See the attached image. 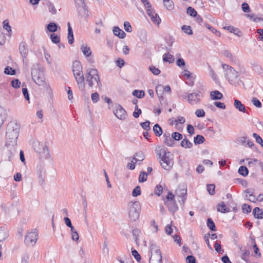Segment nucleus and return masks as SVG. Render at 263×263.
Returning <instances> with one entry per match:
<instances>
[{
    "label": "nucleus",
    "mask_w": 263,
    "mask_h": 263,
    "mask_svg": "<svg viewBox=\"0 0 263 263\" xmlns=\"http://www.w3.org/2000/svg\"><path fill=\"white\" fill-rule=\"evenodd\" d=\"M20 131V124L16 121L9 122L6 126V145L15 146Z\"/></svg>",
    "instance_id": "1"
},
{
    "label": "nucleus",
    "mask_w": 263,
    "mask_h": 263,
    "mask_svg": "<svg viewBox=\"0 0 263 263\" xmlns=\"http://www.w3.org/2000/svg\"><path fill=\"white\" fill-rule=\"evenodd\" d=\"M156 151L159 156L160 163L162 167L166 170L171 169L174 164L173 160L171 153L167 149L163 146H158Z\"/></svg>",
    "instance_id": "2"
},
{
    "label": "nucleus",
    "mask_w": 263,
    "mask_h": 263,
    "mask_svg": "<svg viewBox=\"0 0 263 263\" xmlns=\"http://www.w3.org/2000/svg\"><path fill=\"white\" fill-rule=\"evenodd\" d=\"M86 80L89 86L91 88H92L95 84H97L99 88L102 86L98 71L96 68H88L87 69Z\"/></svg>",
    "instance_id": "3"
},
{
    "label": "nucleus",
    "mask_w": 263,
    "mask_h": 263,
    "mask_svg": "<svg viewBox=\"0 0 263 263\" xmlns=\"http://www.w3.org/2000/svg\"><path fill=\"white\" fill-rule=\"evenodd\" d=\"M33 146L41 160L49 159L50 158L49 149L46 143L35 141L33 142Z\"/></svg>",
    "instance_id": "4"
},
{
    "label": "nucleus",
    "mask_w": 263,
    "mask_h": 263,
    "mask_svg": "<svg viewBox=\"0 0 263 263\" xmlns=\"http://www.w3.org/2000/svg\"><path fill=\"white\" fill-rule=\"evenodd\" d=\"M222 67L224 70V76L230 84L235 85L238 79L239 74L238 72L233 67L226 64H223Z\"/></svg>",
    "instance_id": "5"
},
{
    "label": "nucleus",
    "mask_w": 263,
    "mask_h": 263,
    "mask_svg": "<svg viewBox=\"0 0 263 263\" xmlns=\"http://www.w3.org/2000/svg\"><path fill=\"white\" fill-rule=\"evenodd\" d=\"M128 217L132 221L139 219L141 212V205L138 201L130 202L128 204Z\"/></svg>",
    "instance_id": "6"
},
{
    "label": "nucleus",
    "mask_w": 263,
    "mask_h": 263,
    "mask_svg": "<svg viewBox=\"0 0 263 263\" xmlns=\"http://www.w3.org/2000/svg\"><path fill=\"white\" fill-rule=\"evenodd\" d=\"M31 76L34 82L39 86H44L45 83V79L44 74L40 70L36 68H32Z\"/></svg>",
    "instance_id": "7"
},
{
    "label": "nucleus",
    "mask_w": 263,
    "mask_h": 263,
    "mask_svg": "<svg viewBox=\"0 0 263 263\" xmlns=\"http://www.w3.org/2000/svg\"><path fill=\"white\" fill-rule=\"evenodd\" d=\"M82 69L73 71V73L79 90L81 92L85 93V84Z\"/></svg>",
    "instance_id": "8"
},
{
    "label": "nucleus",
    "mask_w": 263,
    "mask_h": 263,
    "mask_svg": "<svg viewBox=\"0 0 263 263\" xmlns=\"http://www.w3.org/2000/svg\"><path fill=\"white\" fill-rule=\"evenodd\" d=\"M38 239V232L33 230L27 233L25 238V243L28 246H34Z\"/></svg>",
    "instance_id": "9"
},
{
    "label": "nucleus",
    "mask_w": 263,
    "mask_h": 263,
    "mask_svg": "<svg viewBox=\"0 0 263 263\" xmlns=\"http://www.w3.org/2000/svg\"><path fill=\"white\" fill-rule=\"evenodd\" d=\"M203 97V93L201 91H198L189 93L187 96V99L191 105H194L199 104L201 102V98Z\"/></svg>",
    "instance_id": "10"
},
{
    "label": "nucleus",
    "mask_w": 263,
    "mask_h": 263,
    "mask_svg": "<svg viewBox=\"0 0 263 263\" xmlns=\"http://www.w3.org/2000/svg\"><path fill=\"white\" fill-rule=\"evenodd\" d=\"M81 50L83 52V54L87 58V61L89 63L93 64L95 60L93 57H91L92 51L90 47L86 45L83 44L81 46Z\"/></svg>",
    "instance_id": "11"
},
{
    "label": "nucleus",
    "mask_w": 263,
    "mask_h": 263,
    "mask_svg": "<svg viewBox=\"0 0 263 263\" xmlns=\"http://www.w3.org/2000/svg\"><path fill=\"white\" fill-rule=\"evenodd\" d=\"M187 189L184 185H180L175 191V195L182 198V202L183 204L186 199Z\"/></svg>",
    "instance_id": "12"
},
{
    "label": "nucleus",
    "mask_w": 263,
    "mask_h": 263,
    "mask_svg": "<svg viewBox=\"0 0 263 263\" xmlns=\"http://www.w3.org/2000/svg\"><path fill=\"white\" fill-rule=\"evenodd\" d=\"M114 112L117 118L121 120H125L127 116L125 110L121 105H118Z\"/></svg>",
    "instance_id": "13"
},
{
    "label": "nucleus",
    "mask_w": 263,
    "mask_h": 263,
    "mask_svg": "<svg viewBox=\"0 0 263 263\" xmlns=\"http://www.w3.org/2000/svg\"><path fill=\"white\" fill-rule=\"evenodd\" d=\"M149 263H162V256L160 250L157 249L152 254Z\"/></svg>",
    "instance_id": "14"
},
{
    "label": "nucleus",
    "mask_w": 263,
    "mask_h": 263,
    "mask_svg": "<svg viewBox=\"0 0 263 263\" xmlns=\"http://www.w3.org/2000/svg\"><path fill=\"white\" fill-rule=\"evenodd\" d=\"M19 51L23 58V61H25L27 59V56L28 53L27 45L25 42H22L20 44Z\"/></svg>",
    "instance_id": "15"
},
{
    "label": "nucleus",
    "mask_w": 263,
    "mask_h": 263,
    "mask_svg": "<svg viewBox=\"0 0 263 263\" xmlns=\"http://www.w3.org/2000/svg\"><path fill=\"white\" fill-rule=\"evenodd\" d=\"M147 14L150 17L152 21L155 23L156 24H159L161 21V20L159 16V15L156 14L153 10L152 9V8L150 9H147Z\"/></svg>",
    "instance_id": "16"
},
{
    "label": "nucleus",
    "mask_w": 263,
    "mask_h": 263,
    "mask_svg": "<svg viewBox=\"0 0 263 263\" xmlns=\"http://www.w3.org/2000/svg\"><path fill=\"white\" fill-rule=\"evenodd\" d=\"M234 105L235 107L239 111L246 113L247 112V109L243 104L241 102L237 99L234 100Z\"/></svg>",
    "instance_id": "17"
},
{
    "label": "nucleus",
    "mask_w": 263,
    "mask_h": 263,
    "mask_svg": "<svg viewBox=\"0 0 263 263\" xmlns=\"http://www.w3.org/2000/svg\"><path fill=\"white\" fill-rule=\"evenodd\" d=\"M113 32L116 36H118L120 39H124L126 35V33L124 31L117 26L114 27Z\"/></svg>",
    "instance_id": "18"
},
{
    "label": "nucleus",
    "mask_w": 263,
    "mask_h": 263,
    "mask_svg": "<svg viewBox=\"0 0 263 263\" xmlns=\"http://www.w3.org/2000/svg\"><path fill=\"white\" fill-rule=\"evenodd\" d=\"M7 113L6 110L3 107L0 106V127L3 125L6 120Z\"/></svg>",
    "instance_id": "19"
},
{
    "label": "nucleus",
    "mask_w": 263,
    "mask_h": 263,
    "mask_svg": "<svg viewBox=\"0 0 263 263\" xmlns=\"http://www.w3.org/2000/svg\"><path fill=\"white\" fill-rule=\"evenodd\" d=\"M223 95L218 90L212 91L210 92V98L213 100H221Z\"/></svg>",
    "instance_id": "20"
},
{
    "label": "nucleus",
    "mask_w": 263,
    "mask_h": 263,
    "mask_svg": "<svg viewBox=\"0 0 263 263\" xmlns=\"http://www.w3.org/2000/svg\"><path fill=\"white\" fill-rule=\"evenodd\" d=\"M165 204L171 212L174 213L178 209V207L175 201H165Z\"/></svg>",
    "instance_id": "21"
},
{
    "label": "nucleus",
    "mask_w": 263,
    "mask_h": 263,
    "mask_svg": "<svg viewBox=\"0 0 263 263\" xmlns=\"http://www.w3.org/2000/svg\"><path fill=\"white\" fill-rule=\"evenodd\" d=\"M217 210L218 212L226 213L230 212V209L226 206L223 202L219 203L217 205Z\"/></svg>",
    "instance_id": "22"
},
{
    "label": "nucleus",
    "mask_w": 263,
    "mask_h": 263,
    "mask_svg": "<svg viewBox=\"0 0 263 263\" xmlns=\"http://www.w3.org/2000/svg\"><path fill=\"white\" fill-rule=\"evenodd\" d=\"M253 214L256 218H263V210L258 207H256L253 209Z\"/></svg>",
    "instance_id": "23"
},
{
    "label": "nucleus",
    "mask_w": 263,
    "mask_h": 263,
    "mask_svg": "<svg viewBox=\"0 0 263 263\" xmlns=\"http://www.w3.org/2000/svg\"><path fill=\"white\" fill-rule=\"evenodd\" d=\"M68 43L72 44L74 42L73 31L69 23H68Z\"/></svg>",
    "instance_id": "24"
},
{
    "label": "nucleus",
    "mask_w": 263,
    "mask_h": 263,
    "mask_svg": "<svg viewBox=\"0 0 263 263\" xmlns=\"http://www.w3.org/2000/svg\"><path fill=\"white\" fill-rule=\"evenodd\" d=\"M8 236V230L4 228H0V242L6 240Z\"/></svg>",
    "instance_id": "25"
},
{
    "label": "nucleus",
    "mask_w": 263,
    "mask_h": 263,
    "mask_svg": "<svg viewBox=\"0 0 263 263\" xmlns=\"http://www.w3.org/2000/svg\"><path fill=\"white\" fill-rule=\"evenodd\" d=\"M163 60L164 62H168L169 63H172L175 61V58L172 54L169 53H165L163 56Z\"/></svg>",
    "instance_id": "26"
},
{
    "label": "nucleus",
    "mask_w": 263,
    "mask_h": 263,
    "mask_svg": "<svg viewBox=\"0 0 263 263\" xmlns=\"http://www.w3.org/2000/svg\"><path fill=\"white\" fill-rule=\"evenodd\" d=\"M145 158V156L143 152H139L135 155V157L133 158V160L138 161H142Z\"/></svg>",
    "instance_id": "27"
},
{
    "label": "nucleus",
    "mask_w": 263,
    "mask_h": 263,
    "mask_svg": "<svg viewBox=\"0 0 263 263\" xmlns=\"http://www.w3.org/2000/svg\"><path fill=\"white\" fill-rule=\"evenodd\" d=\"M72 69L73 72L83 69L81 62L79 61H74L72 63Z\"/></svg>",
    "instance_id": "28"
},
{
    "label": "nucleus",
    "mask_w": 263,
    "mask_h": 263,
    "mask_svg": "<svg viewBox=\"0 0 263 263\" xmlns=\"http://www.w3.org/2000/svg\"><path fill=\"white\" fill-rule=\"evenodd\" d=\"M153 131L155 135L158 137H160L162 134V128L158 124H156L154 126Z\"/></svg>",
    "instance_id": "29"
},
{
    "label": "nucleus",
    "mask_w": 263,
    "mask_h": 263,
    "mask_svg": "<svg viewBox=\"0 0 263 263\" xmlns=\"http://www.w3.org/2000/svg\"><path fill=\"white\" fill-rule=\"evenodd\" d=\"M47 29L51 32H54L58 30V25L53 22L50 23L47 25Z\"/></svg>",
    "instance_id": "30"
},
{
    "label": "nucleus",
    "mask_w": 263,
    "mask_h": 263,
    "mask_svg": "<svg viewBox=\"0 0 263 263\" xmlns=\"http://www.w3.org/2000/svg\"><path fill=\"white\" fill-rule=\"evenodd\" d=\"M133 235L134 237V239L136 243H138L139 241V236L141 234V231L138 229H135L132 231Z\"/></svg>",
    "instance_id": "31"
},
{
    "label": "nucleus",
    "mask_w": 263,
    "mask_h": 263,
    "mask_svg": "<svg viewBox=\"0 0 263 263\" xmlns=\"http://www.w3.org/2000/svg\"><path fill=\"white\" fill-rule=\"evenodd\" d=\"M181 145L184 148H190L193 146V144L187 139H183L181 142Z\"/></svg>",
    "instance_id": "32"
},
{
    "label": "nucleus",
    "mask_w": 263,
    "mask_h": 263,
    "mask_svg": "<svg viewBox=\"0 0 263 263\" xmlns=\"http://www.w3.org/2000/svg\"><path fill=\"white\" fill-rule=\"evenodd\" d=\"M163 86H162V85H158L156 87V93L158 97V98H160V97L161 96H163Z\"/></svg>",
    "instance_id": "33"
},
{
    "label": "nucleus",
    "mask_w": 263,
    "mask_h": 263,
    "mask_svg": "<svg viewBox=\"0 0 263 263\" xmlns=\"http://www.w3.org/2000/svg\"><path fill=\"white\" fill-rule=\"evenodd\" d=\"M238 173L240 175L245 177L248 175L249 171L247 167L241 166L238 169Z\"/></svg>",
    "instance_id": "34"
},
{
    "label": "nucleus",
    "mask_w": 263,
    "mask_h": 263,
    "mask_svg": "<svg viewBox=\"0 0 263 263\" xmlns=\"http://www.w3.org/2000/svg\"><path fill=\"white\" fill-rule=\"evenodd\" d=\"M132 93L133 96L139 99L143 98L145 95V92L144 91L139 90H134Z\"/></svg>",
    "instance_id": "35"
},
{
    "label": "nucleus",
    "mask_w": 263,
    "mask_h": 263,
    "mask_svg": "<svg viewBox=\"0 0 263 263\" xmlns=\"http://www.w3.org/2000/svg\"><path fill=\"white\" fill-rule=\"evenodd\" d=\"M207 226L212 231L216 230L215 223L211 218H208L207 220Z\"/></svg>",
    "instance_id": "36"
},
{
    "label": "nucleus",
    "mask_w": 263,
    "mask_h": 263,
    "mask_svg": "<svg viewBox=\"0 0 263 263\" xmlns=\"http://www.w3.org/2000/svg\"><path fill=\"white\" fill-rule=\"evenodd\" d=\"M147 173H146L144 172H141L138 178V181L139 182H144L146 181L147 177Z\"/></svg>",
    "instance_id": "37"
},
{
    "label": "nucleus",
    "mask_w": 263,
    "mask_h": 263,
    "mask_svg": "<svg viewBox=\"0 0 263 263\" xmlns=\"http://www.w3.org/2000/svg\"><path fill=\"white\" fill-rule=\"evenodd\" d=\"M204 140V138L201 135H197L194 138V142L195 144H201L203 143Z\"/></svg>",
    "instance_id": "38"
},
{
    "label": "nucleus",
    "mask_w": 263,
    "mask_h": 263,
    "mask_svg": "<svg viewBox=\"0 0 263 263\" xmlns=\"http://www.w3.org/2000/svg\"><path fill=\"white\" fill-rule=\"evenodd\" d=\"M164 5L167 10H172L173 9V2L171 0H163Z\"/></svg>",
    "instance_id": "39"
},
{
    "label": "nucleus",
    "mask_w": 263,
    "mask_h": 263,
    "mask_svg": "<svg viewBox=\"0 0 263 263\" xmlns=\"http://www.w3.org/2000/svg\"><path fill=\"white\" fill-rule=\"evenodd\" d=\"M47 5V7H48L49 11L52 14H55L57 13V9L52 3L48 2Z\"/></svg>",
    "instance_id": "40"
},
{
    "label": "nucleus",
    "mask_w": 263,
    "mask_h": 263,
    "mask_svg": "<svg viewBox=\"0 0 263 263\" xmlns=\"http://www.w3.org/2000/svg\"><path fill=\"white\" fill-rule=\"evenodd\" d=\"M182 30L188 35L193 34V31L190 26L183 25L181 27Z\"/></svg>",
    "instance_id": "41"
},
{
    "label": "nucleus",
    "mask_w": 263,
    "mask_h": 263,
    "mask_svg": "<svg viewBox=\"0 0 263 263\" xmlns=\"http://www.w3.org/2000/svg\"><path fill=\"white\" fill-rule=\"evenodd\" d=\"M21 82L17 79H13L11 82V85L14 88H20V86H21Z\"/></svg>",
    "instance_id": "42"
},
{
    "label": "nucleus",
    "mask_w": 263,
    "mask_h": 263,
    "mask_svg": "<svg viewBox=\"0 0 263 263\" xmlns=\"http://www.w3.org/2000/svg\"><path fill=\"white\" fill-rule=\"evenodd\" d=\"M164 143L168 146H173L174 145V141L172 137L164 139Z\"/></svg>",
    "instance_id": "43"
},
{
    "label": "nucleus",
    "mask_w": 263,
    "mask_h": 263,
    "mask_svg": "<svg viewBox=\"0 0 263 263\" xmlns=\"http://www.w3.org/2000/svg\"><path fill=\"white\" fill-rule=\"evenodd\" d=\"M251 102L255 106H256L258 108H261L262 106L261 103L256 98H255V97L252 98V99H251Z\"/></svg>",
    "instance_id": "44"
},
{
    "label": "nucleus",
    "mask_w": 263,
    "mask_h": 263,
    "mask_svg": "<svg viewBox=\"0 0 263 263\" xmlns=\"http://www.w3.org/2000/svg\"><path fill=\"white\" fill-rule=\"evenodd\" d=\"M50 39L52 42L55 44H58L60 43V38L59 35L55 34L54 33H52L50 35Z\"/></svg>",
    "instance_id": "45"
},
{
    "label": "nucleus",
    "mask_w": 263,
    "mask_h": 263,
    "mask_svg": "<svg viewBox=\"0 0 263 263\" xmlns=\"http://www.w3.org/2000/svg\"><path fill=\"white\" fill-rule=\"evenodd\" d=\"M4 72L7 74L14 75L15 74V70L12 68L7 66L5 68Z\"/></svg>",
    "instance_id": "46"
},
{
    "label": "nucleus",
    "mask_w": 263,
    "mask_h": 263,
    "mask_svg": "<svg viewBox=\"0 0 263 263\" xmlns=\"http://www.w3.org/2000/svg\"><path fill=\"white\" fill-rule=\"evenodd\" d=\"M149 70L154 74L158 75L160 73V70L158 68H156L154 66H150L149 67Z\"/></svg>",
    "instance_id": "47"
},
{
    "label": "nucleus",
    "mask_w": 263,
    "mask_h": 263,
    "mask_svg": "<svg viewBox=\"0 0 263 263\" xmlns=\"http://www.w3.org/2000/svg\"><path fill=\"white\" fill-rule=\"evenodd\" d=\"M195 114L198 118L204 117L205 115V113L203 109H198L195 111Z\"/></svg>",
    "instance_id": "48"
},
{
    "label": "nucleus",
    "mask_w": 263,
    "mask_h": 263,
    "mask_svg": "<svg viewBox=\"0 0 263 263\" xmlns=\"http://www.w3.org/2000/svg\"><path fill=\"white\" fill-rule=\"evenodd\" d=\"M151 227L152 229V231L154 233H156L158 231V226L156 222H155V220L153 219L151 221Z\"/></svg>",
    "instance_id": "49"
},
{
    "label": "nucleus",
    "mask_w": 263,
    "mask_h": 263,
    "mask_svg": "<svg viewBox=\"0 0 263 263\" xmlns=\"http://www.w3.org/2000/svg\"><path fill=\"white\" fill-rule=\"evenodd\" d=\"M250 254V252L249 250H245L241 255V258L246 261L247 262H248V256Z\"/></svg>",
    "instance_id": "50"
},
{
    "label": "nucleus",
    "mask_w": 263,
    "mask_h": 263,
    "mask_svg": "<svg viewBox=\"0 0 263 263\" xmlns=\"http://www.w3.org/2000/svg\"><path fill=\"white\" fill-rule=\"evenodd\" d=\"M150 122L148 121H146L144 122H142L140 123L141 127L145 129L146 131H148L150 130Z\"/></svg>",
    "instance_id": "51"
},
{
    "label": "nucleus",
    "mask_w": 263,
    "mask_h": 263,
    "mask_svg": "<svg viewBox=\"0 0 263 263\" xmlns=\"http://www.w3.org/2000/svg\"><path fill=\"white\" fill-rule=\"evenodd\" d=\"M141 194V190L139 186H137L133 191L132 195L134 197H137Z\"/></svg>",
    "instance_id": "52"
},
{
    "label": "nucleus",
    "mask_w": 263,
    "mask_h": 263,
    "mask_svg": "<svg viewBox=\"0 0 263 263\" xmlns=\"http://www.w3.org/2000/svg\"><path fill=\"white\" fill-rule=\"evenodd\" d=\"M253 136L255 138L256 142L261 145V146L263 147V140L262 138L257 134L254 133L253 134Z\"/></svg>",
    "instance_id": "53"
},
{
    "label": "nucleus",
    "mask_w": 263,
    "mask_h": 263,
    "mask_svg": "<svg viewBox=\"0 0 263 263\" xmlns=\"http://www.w3.org/2000/svg\"><path fill=\"white\" fill-rule=\"evenodd\" d=\"M215 185L208 184L207 185V191L210 195H214L215 194Z\"/></svg>",
    "instance_id": "54"
},
{
    "label": "nucleus",
    "mask_w": 263,
    "mask_h": 263,
    "mask_svg": "<svg viewBox=\"0 0 263 263\" xmlns=\"http://www.w3.org/2000/svg\"><path fill=\"white\" fill-rule=\"evenodd\" d=\"M252 241L254 243L253 247V249H254V252L256 255H257L258 257H260L261 256V253H260L259 249L257 247L256 244L255 243V239H252Z\"/></svg>",
    "instance_id": "55"
},
{
    "label": "nucleus",
    "mask_w": 263,
    "mask_h": 263,
    "mask_svg": "<svg viewBox=\"0 0 263 263\" xmlns=\"http://www.w3.org/2000/svg\"><path fill=\"white\" fill-rule=\"evenodd\" d=\"M172 137L173 140L177 141L179 140L182 138V135L178 132L173 133L172 134Z\"/></svg>",
    "instance_id": "56"
},
{
    "label": "nucleus",
    "mask_w": 263,
    "mask_h": 263,
    "mask_svg": "<svg viewBox=\"0 0 263 263\" xmlns=\"http://www.w3.org/2000/svg\"><path fill=\"white\" fill-rule=\"evenodd\" d=\"M124 28L125 30L128 32L132 31V27L129 22H125L124 23Z\"/></svg>",
    "instance_id": "57"
},
{
    "label": "nucleus",
    "mask_w": 263,
    "mask_h": 263,
    "mask_svg": "<svg viewBox=\"0 0 263 263\" xmlns=\"http://www.w3.org/2000/svg\"><path fill=\"white\" fill-rule=\"evenodd\" d=\"M242 211H243V213L248 214V213L251 212V208L248 204H243L242 205Z\"/></svg>",
    "instance_id": "58"
},
{
    "label": "nucleus",
    "mask_w": 263,
    "mask_h": 263,
    "mask_svg": "<svg viewBox=\"0 0 263 263\" xmlns=\"http://www.w3.org/2000/svg\"><path fill=\"white\" fill-rule=\"evenodd\" d=\"M187 13L192 16H196L197 15L196 11L191 7H189L187 8Z\"/></svg>",
    "instance_id": "59"
},
{
    "label": "nucleus",
    "mask_w": 263,
    "mask_h": 263,
    "mask_svg": "<svg viewBox=\"0 0 263 263\" xmlns=\"http://www.w3.org/2000/svg\"><path fill=\"white\" fill-rule=\"evenodd\" d=\"M3 28L6 30L8 32L11 31V26L9 24V22L7 20H5L3 23Z\"/></svg>",
    "instance_id": "60"
},
{
    "label": "nucleus",
    "mask_w": 263,
    "mask_h": 263,
    "mask_svg": "<svg viewBox=\"0 0 263 263\" xmlns=\"http://www.w3.org/2000/svg\"><path fill=\"white\" fill-rule=\"evenodd\" d=\"M91 100L93 103H97L99 100V95L98 92H95L91 94Z\"/></svg>",
    "instance_id": "61"
},
{
    "label": "nucleus",
    "mask_w": 263,
    "mask_h": 263,
    "mask_svg": "<svg viewBox=\"0 0 263 263\" xmlns=\"http://www.w3.org/2000/svg\"><path fill=\"white\" fill-rule=\"evenodd\" d=\"M248 139L249 138L247 137L243 136L239 137L238 139V141L240 143L242 144V145H246Z\"/></svg>",
    "instance_id": "62"
},
{
    "label": "nucleus",
    "mask_w": 263,
    "mask_h": 263,
    "mask_svg": "<svg viewBox=\"0 0 263 263\" xmlns=\"http://www.w3.org/2000/svg\"><path fill=\"white\" fill-rule=\"evenodd\" d=\"M187 263H196V259L192 255H189L186 258Z\"/></svg>",
    "instance_id": "63"
},
{
    "label": "nucleus",
    "mask_w": 263,
    "mask_h": 263,
    "mask_svg": "<svg viewBox=\"0 0 263 263\" xmlns=\"http://www.w3.org/2000/svg\"><path fill=\"white\" fill-rule=\"evenodd\" d=\"M176 64L178 66L182 67L185 66V63L184 60L182 58L178 59L176 61Z\"/></svg>",
    "instance_id": "64"
}]
</instances>
